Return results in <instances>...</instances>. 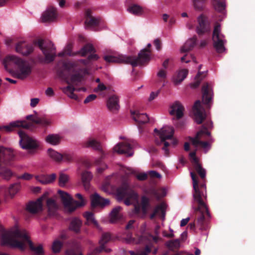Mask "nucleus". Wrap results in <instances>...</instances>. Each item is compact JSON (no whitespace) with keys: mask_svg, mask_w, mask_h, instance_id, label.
I'll return each mask as SVG.
<instances>
[{"mask_svg":"<svg viewBox=\"0 0 255 255\" xmlns=\"http://www.w3.org/2000/svg\"><path fill=\"white\" fill-rule=\"evenodd\" d=\"M197 36H193V37L190 38L185 43L183 46L181 48V52L185 53V52L189 51L193 49L197 43Z\"/></svg>","mask_w":255,"mask_h":255,"instance_id":"nucleus-34","label":"nucleus"},{"mask_svg":"<svg viewBox=\"0 0 255 255\" xmlns=\"http://www.w3.org/2000/svg\"><path fill=\"white\" fill-rule=\"evenodd\" d=\"M170 114L171 115H175L176 120H180L184 116V108L179 102L173 103L170 106ZM173 118V120H175Z\"/></svg>","mask_w":255,"mask_h":255,"instance_id":"nucleus-22","label":"nucleus"},{"mask_svg":"<svg viewBox=\"0 0 255 255\" xmlns=\"http://www.w3.org/2000/svg\"><path fill=\"white\" fill-rule=\"evenodd\" d=\"M114 149L119 154H126L128 156H131L133 154L131 145L126 142H121L118 143L114 147Z\"/></svg>","mask_w":255,"mask_h":255,"instance_id":"nucleus-23","label":"nucleus"},{"mask_svg":"<svg viewBox=\"0 0 255 255\" xmlns=\"http://www.w3.org/2000/svg\"><path fill=\"white\" fill-rule=\"evenodd\" d=\"M66 255H83L81 253H78L77 251L73 249L67 250L66 252Z\"/></svg>","mask_w":255,"mask_h":255,"instance_id":"nucleus-64","label":"nucleus"},{"mask_svg":"<svg viewBox=\"0 0 255 255\" xmlns=\"http://www.w3.org/2000/svg\"><path fill=\"white\" fill-rule=\"evenodd\" d=\"M58 17V13L54 6H49L41 15V19L43 22H50L55 21Z\"/></svg>","mask_w":255,"mask_h":255,"instance_id":"nucleus-17","label":"nucleus"},{"mask_svg":"<svg viewBox=\"0 0 255 255\" xmlns=\"http://www.w3.org/2000/svg\"><path fill=\"white\" fill-rule=\"evenodd\" d=\"M166 246L172 250H174L175 249H178L180 246V241L179 239L169 241L166 243Z\"/></svg>","mask_w":255,"mask_h":255,"instance_id":"nucleus-52","label":"nucleus"},{"mask_svg":"<svg viewBox=\"0 0 255 255\" xmlns=\"http://www.w3.org/2000/svg\"><path fill=\"white\" fill-rule=\"evenodd\" d=\"M1 244L12 248L23 251L29 245L32 250V242L25 231L18 229H11L4 232L1 237Z\"/></svg>","mask_w":255,"mask_h":255,"instance_id":"nucleus-3","label":"nucleus"},{"mask_svg":"<svg viewBox=\"0 0 255 255\" xmlns=\"http://www.w3.org/2000/svg\"><path fill=\"white\" fill-rule=\"evenodd\" d=\"M18 133L20 138L19 144L21 147L24 149H31L32 138L22 130L19 131Z\"/></svg>","mask_w":255,"mask_h":255,"instance_id":"nucleus-24","label":"nucleus"},{"mask_svg":"<svg viewBox=\"0 0 255 255\" xmlns=\"http://www.w3.org/2000/svg\"><path fill=\"white\" fill-rule=\"evenodd\" d=\"M12 175V172L8 168H2L0 169V176L5 179L9 180Z\"/></svg>","mask_w":255,"mask_h":255,"instance_id":"nucleus-49","label":"nucleus"},{"mask_svg":"<svg viewBox=\"0 0 255 255\" xmlns=\"http://www.w3.org/2000/svg\"><path fill=\"white\" fill-rule=\"evenodd\" d=\"M59 184L60 186H65L66 183L69 181V177L67 174L62 173L61 172L58 178Z\"/></svg>","mask_w":255,"mask_h":255,"instance_id":"nucleus-55","label":"nucleus"},{"mask_svg":"<svg viewBox=\"0 0 255 255\" xmlns=\"http://www.w3.org/2000/svg\"><path fill=\"white\" fill-rule=\"evenodd\" d=\"M148 175L151 178H160L161 177L160 174L154 170L149 171L148 173Z\"/></svg>","mask_w":255,"mask_h":255,"instance_id":"nucleus-59","label":"nucleus"},{"mask_svg":"<svg viewBox=\"0 0 255 255\" xmlns=\"http://www.w3.org/2000/svg\"><path fill=\"white\" fill-rule=\"evenodd\" d=\"M35 179L42 184H47L46 175L40 174V175L35 176Z\"/></svg>","mask_w":255,"mask_h":255,"instance_id":"nucleus-56","label":"nucleus"},{"mask_svg":"<svg viewBox=\"0 0 255 255\" xmlns=\"http://www.w3.org/2000/svg\"><path fill=\"white\" fill-rule=\"evenodd\" d=\"M203 74H204V72H198V73L197 74L195 77V81L190 84V86L192 88L196 89V88L198 87V86L201 84V82L203 79V78H201V76Z\"/></svg>","mask_w":255,"mask_h":255,"instance_id":"nucleus-51","label":"nucleus"},{"mask_svg":"<svg viewBox=\"0 0 255 255\" xmlns=\"http://www.w3.org/2000/svg\"><path fill=\"white\" fill-rule=\"evenodd\" d=\"M157 83H162V86L165 85V82L167 79V71L164 69H160L157 73Z\"/></svg>","mask_w":255,"mask_h":255,"instance_id":"nucleus-44","label":"nucleus"},{"mask_svg":"<svg viewBox=\"0 0 255 255\" xmlns=\"http://www.w3.org/2000/svg\"><path fill=\"white\" fill-rule=\"evenodd\" d=\"M85 146L87 147H91L96 150H99L102 153L101 157L98 160L96 161V164H100L104 156V153L102 149L100 143L98 140L94 139V138H90L85 143Z\"/></svg>","mask_w":255,"mask_h":255,"instance_id":"nucleus-30","label":"nucleus"},{"mask_svg":"<svg viewBox=\"0 0 255 255\" xmlns=\"http://www.w3.org/2000/svg\"><path fill=\"white\" fill-rule=\"evenodd\" d=\"M193 181V196L194 202L198 206L194 208L196 226L200 230L209 229L210 213L206 203L207 189L205 183H199L198 178L194 172H190Z\"/></svg>","mask_w":255,"mask_h":255,"instance_id":"nucleus-1","label":"nucleus"},{"mask_svg":"<svg viewBox=\"0 0 255 255\" xmlns=\"http://www.w3.org/2000/svg\"><path fill=\"white\" fill-rule=\"evenodd\" d=\"M93 178V175L90 172L84 171L82 174V180L83 185L86 190H88L90 187V183Z\"/></svg>","mask_w":255,"mask_h":255,"instance_id":"nucleus-37","label":"nucleus"},{"mask_svg":"<svg viewBox=\"0 0 255 255\" xmlns=\"http://www.w3.org/2000/svg\"><path fill=\"white\" fill-rule=\"evenodd\" d=\"M18 70L16 71L15 73V76L20 79H24L26 78L31 73V67L29 65L27 61H25V63L23 65L20 67H18Z\"/></svg>","mask_w":255,"mask_h":255,"instance_id":"nucleus-28","label":"nucleus"},{"mask_svg":"<svg viewBox=\"0 0 255 255\" xmlns=\"http://www.w3.org/2000/svg\"><path fill=\"white\" fill-rule=\"evenodd\" d=\"M91 206L93 207H97V206L104 207V206L109 205L110 202L109 199L102 198V197L100 196V195L98 194L97 193H95L91 195Z\"/></svg>","mask_w":255,"mask_h":255,"instance_id":"nucleus-26","label":"nucleus"},{"mask_svg":"<svg viewBox=\"0 0 255 255\" xmlns=\"http://www.w3.org/2000/svg\"><path fill=\"white\" fill-rule=\"evenodd\" d=\"M82 226V222L81 220L75 217L72 219L69 225V229L74 232L79 233L81 232V228Z\"/></svg>","mask_w":255,"mask_h":255,"instance_id":"nucleus-36","label":"nucleus"},{"mask_svg":"<svg viewBox=\"0 0 255 255\" xmlns=\"http://www.w3.org/2000/svg\"><path fill=\"white\" fill-rule=\"evenodd\" d=\"M122 209V207L120 206H117L113 209L111 213L110 222L111 223L117 222V221H120L122 219L123 217L121 213Z\"/></svg>","mask_w":255,"mask_h":255,"instance_id":"nucleus-35","label":"nucleus"},{"mask_svg":"<svg viewBox=\"0 0 255 255\" xmlns=\"http://www.w3.org/2000/svg\"><path fill=\"white\" fill-rule=\"evenodd\" d=\"M148 174L145 173V172H143L142 173H139L136 175V177L137 179L139 180V181H144V180L147 179Z\"/></svg>","mask_w":255,"mask_h":255,"instance_id":"nucleus-63","label":"nucleus"},{"mask_svg":"<svg viewBox=\"0 0 255 255\" xmlns=\"http://www.w3.org/2000/svg\"><path fill=\"white\" fill-rule=\"evenodd\" d=\"M128 10L131 13L135 14L136 15H141V14L144 12V8L137 4H133L129 6L128 8Z\"/></svg>","mask_w":255,"mask_h":255,"instance_id":"nucleus-42","label":"nucleus"},{"mask_svg":"<svg viewBox=\"0 0 255 255\" xmlns=\"http://www.w3.org/2000/svg\"><path fill=\"white\" fill-rule=\"evenodd\" d=\"M112 236L110 233H103L99 241L100 246L96 248L95 252L97 253H101L105 251L106 253H110L111 249L110 248H106V244L111 241Z\"/></svg>","mask_w":255,"mask_h":255,"instance_id":"nucleus-21","label":"nucleus"},{"mask_svg":"<svg viewBox=\"0 0 255 255\" xmlns=\"http://www.w3.org/2000/svg\"><path fill=\"white\" fill-rule=\"evenodd\" d=\"M154 131L159 135L160 139V142L163 143L164 146L162 147V150L164 151L165 154L166 156L169 155V150L168 147L169 145V143L166 141L167 139H171L173 138L174 134V129L172 127L165 126L158 130L155 128L154 129Z\"/></svg>","mask_w":255,"mask_h":255,"instance_id":"nucleus-9","label":"nucleus"},{"mask_svg":"<svg viewBox=\"0 0 255 255\" xmlns=\"http://www.w3.org/2000/svg\"><path fill=\"white\" fill-rule=\"evenodd\" d=\"M97 97V96L96 95V94H90V95L88 96V97L84 100V103L87 104V103L92 102V101L96 99Z\"/></svg>","mask_w":255,"mask_h":255,"instance_id":"nucleus-57","label":"nucleus"},{"mask_svg":"<svg viewBox=\"0 0 255 255\" xmlns=\"http://www.w3.org/2000/svg\"><path fill=\"white\" fill-rule=\"evenodd\" d=\"M213 46L217 53H223L226 50L225 44L227 42L225 36L221 33V25L216 24L213 29L212 34Z\"/></svg>","mask_w":255,"mask_h":255,"instance_id":"nucleus-8","label":"nucleus"},{"mask_svg":"<svg viewBox=\"0 0 255 255\" xmlns=\"http://www.w3.org/2000/svg\"><path fill=\"white\" fill-rule=\"evenodd\" d=\"M3 64L6 70L10 72V68L23 65L25 60L14 54H8L3 60Z\"/></svg>","mask_w":255,"mask_h":255,"instance_id":"nucleus-12","label":"nucleus"},{"mask_svg":"<svg viewBox=\"0 0 255 255\" xmlns=\"http://www.w3.org/2000/svg\"><path fill=\"white\" fill-rule=\"evenodd\" d=\"M46 206L49 214H54L58 209L56 201L52 198H48L46 200Z\"/></svg>","mask_w":255,"mask_h":255,"instance_id":"nucleus-39","label":"nucleus"},{"mask_svg":"<svg viewBox=\"0 0 255 255\" xmlns=\"http://www.w3.org/2000/svg\"><path fill=\"white\" fill-rule=\"evenodd\" d=\"M20 188V185L19 184L15 183L12 184L8 189L7 193H5V194H7L12 197L18 192Z\"/></svg>","mask_w":255,"mask_h":255,"instance_id":"nucleus-47","label":"nucleus"},{"mask_svg":"<svg viewBox=\"0 0 255 255\" xmlns=\"http://www.w3.org/2000/svg\"><path fill=\"white\" fill-rule=\"evenodd\" d=\"M141 210L143 214H147L149 207H150V200L146 196H142L141 200Z\"/></svg>","mask_w":255,"mask_h":255,"instance_id":"nucleus-45","label":"nucleus"},{"mask_svg":"<svg viewBox=\"0 0 255 255\" xmlns=\"http://www.w3.org/2000/svg\"><path fill=\"white\" fill-rule=\"evenodd\" d=\"M62 155V159L66 162H71L73 160V157L71 154L64 153Z\"/></svg>","mask_w":255,"mask_h":255,"instance_id":"nucleus-60","label":"nucleus"},{"mask_svg":"<svg viewBox=\"0 0 255 255\" xmlns=\"http://www.w3.org/2000/svg\"><path fill=\"white\" fill-rule=\"evenodd\" d=\"M107 106L110 111H118L120 108V98L118 96L115 94L110 96L107 101Z\"/></svg>","mask_w":255,"mask_h":255,"instance_id":"nucleus-25","label":"nucleus"},{"mask_svg":"<svg viewBox=\"0 0 255 255\" xmlns=\"http://www.w3.org/2000/svg\"><path fill=\"white\" fill-rule=\"evenodd\" d=\"M50 124L49 120L45 116H40L36 111H33V128L35 125L39 127H46Z\"/></svg>","mask_w":255,"mask_h":255,"instance_id":"nucleus-29","label":"nucleus"},{"mask_svg":"<svg viewBox=\"0 0 255 255\" xmlns=\"http://www.w3.org/2000/svg\"><path fill=\"white\" fill-rule=\"evenodd\" d=\"M56 174H51L49 175H46V184L48 183H52L56 179Z\"/></svg>","mask_w":255,"mask_h":255,"instance_id":"nucleus-58","label":"nucleus"},{"mask_svg":"<svg viewBox=\"0 0 255 255\" xmlns=\"http://www.w3.org/2000/svg\"><path fill=\"white\" fill-rule=\"evenodd\" d=\"M193 113L194 120L198 125L202 124L207 117L206 110L205 108L202 106L201 101L199 100H197L195 102L193 107Z\"/></svg>","mask_w":255,"mask_h":255,"instance_id":"nucleus-13","label":"nucleus"},{"mask_svg":"<svg viewBox=\"0 0 255 255\" xmlns=\"http://www.w3.org/2000/svg\"><path fill=\"white\" fill-rule=\"evenodd\" d=\"M31 127L30 123H27L25 121H17L10 123L9 125L4 127V128L8 132L13 130L15 128H23L25 129L29 128Z\"/></svg>","mask_w":255,"mask_h":255,"instance_id":"nucleus-31","label":"nucleus"},{"mask_svg":"<svg viewBox=\"0 0 255 255\" xmlns=\"http://www.w3.org/2000/svg\"><path fill=\"white\" fill-rule=\"evenodd\" d=\"M58 193L61 198L65 210L67 212H73L77 207H83V206L86 205V201L81 193H77L75 195L77 198L80 200V201H77V200L73 201L72 197L68 193L65 192V191H61V190L58 191Z\"/></svg>","mask_w":255,"mask_h":255,"instance_id":"nucleus-6","label":"nucleus"},{"mask_svg":"<svg viewBox=\"0 0 255 255\" xmlns=\"http://www.w3.org/2000/svg\"><path fill=\"white\" fill-rule=\"evenodd\" d=\"M48 154L50 157L57 162H60L62 159V155L59 152L55 151V150L49 148L48 150Z\"/></svg>","mask_w":255,"mask_h":255,"instance_id":"nucleus-48","label":"nucleus"},{"mask_svg":"<svg viewBox=\"0 0 255 255\" xmlns=\"http://www.w3.org/2000/svg\"><path fill=\"white\" fill-rule=\"evenodd\" d=\"M63 247V243L59 240L54 241L52 244L51 249L54 253H58L60 252Z\"/></svg>","mask_w":255,"mask_h":255,"instance_id":"nucleus-50","label":"nucleus"},{"mask_svg":"<svg viewBox=\"0 0 255 255\" xmlns=\"http://www.w3.org/2000/svg\"><path fill=\"white\" fill-rule=\"evenodd\" d=\"M85 24L88 26H97L99 24L100 19L95 18L92 15L91 10L88 9L85 11Z\"/></svg>","mask_w":255,"mask_h":255,"instance_id":"nucleus-33","label":"nucleus"},{"mask_svg":"<svg viewBox=\"0 0 255 255\" xmlns=\"http://www.w3.org/2000/svg\"><path fill=\"white\" fill-rule=\"evenodd\" d=\"M45 140L52 145H58L60 142L61 137L57 134H49L46 137Z\"/></svg>","mask_w":255,"mask_h":255,"instance_id":"nucleus-43","label":"nucleus"},{"mask_svg":"<svg viewBox=\"0 0 255 255\" xmlns=\"http://www.w3.org/2000/svg\"><path fill=\"white\" fill-rule=\"evenodd\" d=\"M160 90H158L156 92H152L150 94V96L148 98V101H153V100L155 99L158 96V94L160 93Z\"/></svg>","mask_w":255,"mask_h":255,"instance_id":"nucleus-62","label":"nucleus"},{"mask_svg":"<svg viewBox=\"0 0 255 255\" xmlns=\"http://www.w3.org/2000/svg\"><path fill=\"white\" fill-rule=\"evenodd\" d=\"M131 115L132 116V119L138 125L140 131H141L140 125H142V124L146 123V122H148V116H147V115L145 114H140L139 111H131Z\"/></svg>","mask_w":255,"mask_h":255,"instance_id":"nucleus-27","label":"nucleus"},{"mask_svg":"<svg viewBox=\"0 0 255 255\" xmlns=\"http://www.w3.org/2000/svg\"><path fill=\"white\" fill-rule=\"evenodd\" d=\"M99 56L97 54H91L89 55L86 59H80L78 61H68L64 64V67L66 70H72L75 71L76 67H81L80 64L82 63L84 65H87L89 64L90 60H98Z\"/></svg>","mask_w":255,"mask_h":255,"instance_id":"nucleus-14","label":"nucleus"},{"mask_svg":"<svg viewBox=\"0 0 255 255\" xmlns=\"http://www.w3.org/2000/svg\"><path fill=\"white\" fill-rule=\"evenodd\" d=\"M207 127L203 126L202 128L196 133V136L194 137H191L189 136V139L193 145L195 147H200L203 148H206L209 146V143L208 141H202L201 139L203 135H206L208 136H210L211 133L208 130V128H210L212 127L213 123L211 122L207 123L206 124Z\"/></svg>","mask_w":255,"mask_h":255,"instance_id":"nucleus-10","label":"nucleus"},{"mask_svg":"<svg viewBox=\"0 0 255 255\" xmlns=\"http://www.w3.org/2000/svg\"><path fill=\"white\" fill-rule=\"evenodd\" d=\"M66 61L62 62L61 66L57 69V75L65 82L68 84V86L64 87L62 91L65 94H67L69 97L78 101V97L74 93L75 91H86L85 88H76L74 85H77L78 83L82 82L83 79L82 73H86L87 69L82 67H78L75 68V71L72 70H66L64 67V64Z\"/></svg>","mask_w":255,"mask_h":255,"instance_id":"nucleus-2","label":"nucleus"},{"mask_svg":"<svg viewBox=\"0 0 255 255\" xmlns=\"http://www.w3.org/2000/svg\"><path fill=\"white\" fill-rule=\"evenodd\" d=\"M33 255H45L42 245L40 244L36 246L33 244Z\"/></svg>","mask_w":255,"mask_h":255,"instance_id":"nucleus-53","label":"nucleus"},{"mask_svg":"<svg viewBox=\"0 0 255 255\" xmlns=\"http://www.w3.org/2000/svg\"><path fill=\"white\" fill-rule=\"evenodd\" d=\"M198 24L196 27V32L200 36L210 30V27L207 18L204 15H200L198 17Z\"/></svg>","mask_w":255,"mask_h":255,"instance_id":"nucleus-19","label":"nucleus"},{"mask_svg":"<svg viewBox=\"0 0 255 255\" xmlns=\"http://www.w3.org/2000/svg\"><path fill=\"white\" fill-rule=\"evenodd\" d=\"M49 195L48 192H45L35 202L33 201V214L36 213L41 212L43 209L42 202L44 199L46 198Z\"/></svg>","mask_w":255,"mask_h":255,"instance_id":"nucleus-32","label":"nucleus"},{"mask_svg":"<svg viewBox=\"0 0 255 255\" xmlns=\"http://www.w3.org/2000/svg\"><path fill=\"white\" fill-rule=\"evenodd\" d=\"M189 156L191 159L193 166L200 176L201 179L204 180L206 178V169L203 168L201 164L199 163V160L196 155V151H192L189 153Z\"/></svg>","mask_w":255,"mask_h":255,"instance_id":"nucleus-16","label":"nucleus"},{"mask_svg":"<svg viewBox=\"0 0 255 255\" xmlns=\"http://www.w3.org/2000/svg\"><path fill=\"white\" fill-rule=\"evenodd\" d=\"M117 196L119 200H122L125 198V205H130L133 202H136L138 198V194L126 184L118 188L117 190Z\"/></svg>","mask_w":255,"mask_h":255,"instance_id":"nucleus-7","label":"nucleus"},{"mask_svg":"<svg viewBox=\"0 0 255 255\" xmlns=\"http://www.w3.org/2000/svg\"><path fill=\"white\" fill-rule=\"evenodd\" d=\"M159 212H161V217H164L165 215V206L164 203H161L160 205H157L155 207L153 212L151 214L150 218L152 219L155 217L157 214H159Z\"/></svg>","mask_w":255,"mask_h":255,"instance_id":"nucleus-40","label":"nucleus"},{"mask_svg":"<svg viewBox=\"0 0 255 255\" xmlns=\"http://www.w3.org/2000/svg\"><path fill=\"white\" fill-rule=\"evenodd\" d=\"M188 73L187 70H181L174 75L173 77V82L175 84H179L187 77Z\"/></svg>","mask_w":255,"mask_h":255,"instance_id":"nucleus-38","label":"nucleus"},{"mask_svg":"<svg viewBox=\"0 0 255 255\" xmlns=\"http://www.w3.org/2000/svg\"><path fill=\"white\" fill-rule=\"evenodd\" d=\"M33 46H37L42 50L44 56L42 61L45 63L54 61L56 55V47L51 41L45 42L42 39H35L33 40Z\"/></svg>","mask_w":255,"mask_h":255,"instance_id":"nucleus-5","label":"nucleus"},{"mask_svg":"<svg viewBox=\"0 0 255 255\" xmlns=\"http://www.w3.org/2000/svg\"><path fill=\"white\" fill-rule=\"evenodd\" d=\"M15 51L23 56H27L32 53V45L26 41H19L15 45Z\"/></svg>","mask_w":255,"mask_h":255,"instance_id":"nucleus-15","label":"nucleus"},{"mask_svg":"<svg viewBox=\"0 0 255 255\" xmlns=\"http://www.w3.org/2000/svg\"><path fill=\"white\" fill-rule=\"evenodd\" d=\"M202 102L204 104L209 105L213 98V90L209 83H204L202 87Z\"/></svg>","mask_w":255,"mask_h":255,"instance_id":"nucleus-20","label":"nucleus"},{"mask_svg":"<svg viewBox=\"0 0 255 255\" xmlns=\"http://www.w3.org/2000/svg\"><path fill=\"white\" fill-rule=\"evenodd\" d=\"M212 3L216 10L221 12H224L226 7L225 2L220 0H213Z\"/></svg>","mask_w":255,"mask_h":255,"instance_id":"nucleus-46","label":"nucleus"},{"mask_svg":"<svg viewBox=\"0 0 255 255\" xmlns=\"http://www.w3.org/2000/svg\"><path fill=\"white\" fill-rule=\"evenodd\" d=\"M65 54L68 55H76L77 54H81L82 56H85L88 53H94L95 50L91 44H85L77 53H73L72 52L71 45L67 46L65 50Z\"/></svg>","mask_w":255,"mask_h":255,"instance_id":"nucleus-18","label":"nucleus"},{"mask_svg":"<svg viewBox=\"0 0 255 255\" xmlns=\"http://www.w3.org/2000/svg\"><path fill=\"white\" fill-rule=\"evenodd\" d=\"M207 127L203 126L202 128L196 133V136L194 137H191L189 136V139L193 145L195 147H200L203 148H206L209 146V143L208 141H202L201 139L203 135H206L208 136H210L211 133L208 130V128H210L212 127L213 123L211 122L207 123L206 124Z\"/></svg>","mask_w":255,"mask_h":255,"instance_id":"nucleus-11","label":"nucleus"},{"mask_svg":"<svg viewBox=\"0 0 255 255\" xmlns=\"http://www.w3.org/2000/svg\"><path fill=\"white\" fill-rule=\"evenodd\" d=\"M84 216L86 219L87 224H93L95 226H96V227H99L98 223L95 219L94 214L93 213V212L89 211L85 212L84 213Z\"/></svg>","mask_w":255,"mask_h":255,"instance_id":"nucleus-41","label":"nucleus"},{"mask_svg":"<svg viewBox=\"0 0 255 255\" xmlns=\"http://www.w3.org/2000/svg\"><path fill=\"white\" fill-rule=\"evenodd\" d=\"M153 44L157 50H161L162 47V43L160 39H158V38H157V39H154L153 41Z\"/></svg>","mask_w":255,"mask_h":255,"instance_id":"nucleus-61","label":"nucleus"},{"mask_svg":"<svg viewBox=\"0 0 255 255\" xmlns=\"http://www.w3.org/2000/svg\"><path fill=\"white\" fill-rule=\"evenodd\" d=\"M151 46V44H148L145 49L140 50L137 57L126 56V55H118V56L106 55L104 56V59L107 62L130 64L132 67L142 66V65H146L150 61L151 55L150 48Z\"/></svg>","mask_w":255,"mask_h":255,"instance_id":"nucleus-4","label":"nucleus"},{"mask_svg":"<svg viewBox=\"0 0 255 255\" xmlns=\"http://www.w3.org/2000/svg\"><path fill=\"white\" fill-rule=\"evenodd\" d=\"M42 144L41 142L33 138V154L38 152V151L42 150Z\"/></svg>","mask_w":255,"mask_h":255,"instance_id":"nucleus-54","label":"nucleus"}]
</instances>
